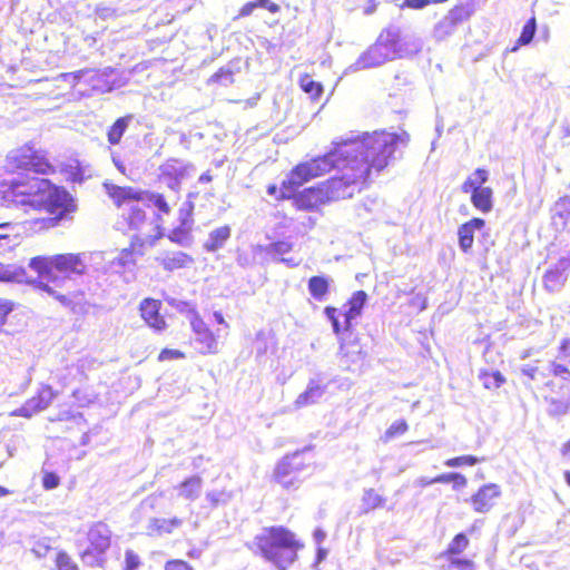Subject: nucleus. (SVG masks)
Here are the masks:
<instances>
[{"label":"nucleus","instance_id":"obj_1","mask_svg":"<svg viewBox=\"0 0 570 570\" xmlns=\"http://www.w3.org/2000/svg\"><path fill=\"white\" fill-rule=\"evenodd\" d=\"M409 141L407 131L384 129L336 139L326 153L294 165L279 187L268 185L267 194L277 202L291 200L297 212L321 213L365 190Z\"/></svg>","mask_w":570,"mask_h":570},{"label":"nucleus","instance_id":"obj_2","mask_svg":"<svg viewBox=\"0 0 570 570\" xmlns=\"http://www.w3.org/2000/svg\"><path fill=\"white\" fill-rule=\"evenodd\" d=\"M29 268L36 274V288L51 296L63 306H71L75 298L83 296L82 292L77 294L65 293L66 281L81 277L88 272L87 257L85 253H57L52 255H36L30 258Z\"/></svg>","mask_w":570,"mask_h":570},{"label":"nucleus","instance_id":"obj_3","mask_svg":"<svg viewBox=\"0 0 570 570\" xmlns=\"http://www.w3.org/2000/svg\"><path fill=\"white\" fill-rule=\"evenodd\" d=\"M304 548L297 534L284 525L264 527L248 544V549L272 563L277 570H288Z\"/></svg>","mask_w":570,"mask_h":570},{"label":"nucleus","instance_id":"obj_4","mask_svg":"<svg viewBox=\"0 0 570 570\" xmlns=\"http://www.w3.org/2000/svg\"><path fill=\"white\" fill-rule=\"evenodd\" d=\"M0 187L4 199L29 208H40L49 202L70 196L65 187L28 174H18L17 177L4 179Z\"/></svg>","mask_w":570,"mask_h":570},{"label":"nucleus","instance_id":"obj_5","mask_svg":"<svg viewBox=\"0 0 570 570\" xmlns=\"http://www.w3.org/2000/svg\"><path fill=\"white\" fill-rule=\"evenodd\" d=\"M7 168L10 174H27L32 171L37 175H52L56 166L51 163L48 153L26 144L17 148L7 158Z\"/></svg>","mask_w":570,"mask_h":570},{"label":"nucleus","instance_id":"obj_6","mask_svg":"<svg viewBox=\"0 0 570 570\" xmlns=\"http://www.w3.org/2000/svg\"><path fill=\"white\" fill-rule=\"evenodd\" d=\"M108 197L112 200L117 208H122L124 205L131 203L150 202L158 209L161 218L163 215H169L171 207L161 193L148 191L135 188L132 186H118L114 184L105 185Z\"/></svg>","mask_w":570,"mask_h":570},{"label":"nucleus","instance_id":"obj_7","mask_svg":"<svg viewBox=\"0 0 570 570\" xmlns=\"http://www.w3.org/2000/svg\"><path fill=\"white\" fill-rule=\"evenodd\" d=\"M108 197L112 200L117 208H122L124 205L131 203L150 202L158 209L161 218L163 215H169L171 207L161 193L148 191L135 188L132 186H118L114 184L105 185Z\"/></svg>","mask_w":570,"mask_h":570},{"label":"nucleus","instance_id":"obj_8","mask_svg":"<svg viewBox=\"0 0 570 570\" xmlns=\"http://www.w3.org/2000/svg\"><path fill=\"white\" fill-rule=\"evenodd\" d=\"M401 52L402 39L400 31L393 28H385L381 31L373 46L365 52L363 61L366 67L379 66L400 57Z\"/></svg>","mask_w":570,"mask_h":570},{"label":"nucleus","instance_id":"obj_9","mask_svg":"<svg viewBox=\"0 0 570 570\" xmlns=\"http://www.w3.org/2000/svg\"><path fill=\"white\" fill-rule=\"evenodd\" d=\"M32 210L47 212L49 217H38L30 222L31 227L36 230H49L60 225L65 219H70L72 214L77 210V205L73 197L67 196L58 200L49 202L43 207L31 208Z\"/></svg>","mask_w":570,"mask_h":570},{"label":"nucleus","instance_id":"obj_10","mask_svg":"<svg viewBox=\"0 0 570 570\" xmlns=\"http://www.w3.org/2000/svg\"><path fill=\"white\" fill-rule=\"evenodd\" d=\"M488 170L484 168H478L461 186L463 193L471 194L472 205L482 213H489L493 206V191L490 187L483 186L488 181Z\"/></svg>","mask_w":570,"mask_h":570},{"label":"nucleus","instance_id":"obj_11","mask_svg":"<svg viewBox=\"0 0 570 570\" xmlns=\"http://www.w3.org/2000/svg\"><path fill=\"white\" fill-rule=\"evenodd\" d=\"M303 460L295 453L284 456L277 462L272 480L286 490L296 489L302 483Z\"/></svg>","mask_w":570,"mask_h":570},{"label":"nucleus","instance_id":"obj_12","mask_svg":"<svg viewBox=\"0 0 570 570\" xmlns=\"http://www.w3.org/2000/svg\"><path fill=\"white\" fill-rule=\"evenodd\" d=\"M189 324L197 352L200 355L217 354L219 352V336L197 312H191Z\"/></svg>","mask_w":570,"mask_h":570},{"label":"nucleus","instance_id":"obj_13","mask_svg":"<svg viewBox=\"0 0 570 570\" xmlns=\"http://www.w3.org/2000/svg\"><path fill=\"white\" fill-rule=\"evenodd\" d=\"M367 294L364 291H356L347 301V309L344 313V324L341 325L337 320V308L333 306H326L324 309L325 315L331 321L333 331L336 335H340L342 331H350L352 328V322L358 317L365 305Z\"/></svg>","mask_w":570,"mask_h":570},{"label":"nucleus","instance_id":"obj_14","mask_svg":"<svg viewBox=\"0 0 570 570\" xmlns=\"http://www.w3.org/2000/svg\"><path fill=\"white\" fill-rule=\"evenodd\" d=\"M122 207H128L127 212L122 214V219L128 229L137 234L153 233V226L157 224L163 226V218L159 215H156L155 219L149 217L146 202L131 203Z\"/></svg>","mask_w":570,"mask_h":570},{"label":"nucleus","instance_id":"obj_15","mask_svg":"<svg viewBox=\"0 0 570 570\" xmlns=\"http://www.w3.org/2000/svg\"><path fill=\"white\" fill-rule=\"evenodd\" d=\"M469 546L470 540L468 535L460 532L452 538L446 549L441 553V558L446 560L450 568H455L458 570H473L475 567L473 560L461 556Z\"/></svg>","mask_w":570,"mask_h":570},{"label":"nucleus","instance_id":"obj_16","mask_svg":"<svg viewBox=\"0 0 570 570\" xmlns=\"http://www.w3.org/2000/svg\"><path fill=\"white\" fill-rule=\"evenodd\" d=\"M56 396L57 392L50 385H42L19 409L14 410L11 415L29 419L33 414L46 410Z\"/></svg>","mask_w":570,"mask_h":570},{"label":"nucleus","instance_id":"obj_17","mask_svg":"<svg viewBox=\"0 0 570 570\" xmlns=\"http://www.w3.org/2000/svg\"><path fill=\"white\" fill-rule=\"evenodd\" d=\"M502 491L500 485L497 483H487L480 487L475 493H473L469 502L476 513H488L501 498Z\"/></svg>","mask_w":570,"mask_h":570},{"label":"nucleus","instance_id":"obj_18","mask_svg":"<svg viewBox=\"0 0 570 570\" xmlns=\"http://www.w3.org/2000/svg\"><path fill=\"white\" fill-rule=\"evenodd\" d=\"M194 209L195 205L190 200H186L178 209L179 224L174 227L168 238L176 244H184L190 236L194 225Z\"/></svg>","mask_w":570,"mask_h":570},{"label":"nucleus","instance_id":"obj_19","mask_svg":"<svg viewBox=\"0 0 570 570\" xmlns=\"http://www.w3.org/2000/svg\"><path fill=\"white\" fill-rule=\"evenodd\" d=\"M138 311L145 324L155 332H163L167 328V322L160 313V299L146 297L139 303Z\"/></svg>","mask_w":570,"mask_h":570},{"label":"nucleus","instance_id":"obj_20","mask_svg":"<svg viewBox=\"0 0 570 570\" xmlns=\"http://www.w3.org/2000/svg\"><path fill=\"white\" fill-rule=\"evenodd\" d=\"M110 530L102 523L94 524L87 534L89 542L88 554L104 553L110 547Z\"/></svg>","mask_w":570,"mask_h":570},{"label":"nucleus","instance_id":"obj_21","mask_svg":"<svg viewBox=\"0 0 570 570\" xmlns=\"http://www.w3.org/2000/svg\"><path fill=\"white\" fill-rule=\"evenodd\" d=\"M485 226V220L479 217H474L465 223H463L458 228V242L459 247L463 253H470L473 243H474V234L476 230L482 229Z\"/></svg>","mask_w":570,"mask_h":570},{"label":"nucleus","instance_id":"obj_22","mask_svg":"<svg viewBox=\"0 0 570 570\" xmlns=\"http://www.w3.org/2000/svg\"><path fill=\"white\" fill-rule=\"evenodd\" d=\"M165 228L164 226L157 224L153 226V233H144L135 235L128 247L132 253L136 254L137 257L144 256L146 253L147 246H154L157 240L164 237Z\"/></svg>","mask_w":570,"mask_h":570},{"label":"nucleus","instance_id":"obj_23","mask_svg":"<svg viewBox=\"0 0 570 570\" xmlns=\"http://www.w3.org/2000/svg\"><path fill=\"white\" fill-rule=\"evenodd\" d=\"M551 373L556 380L547 383L553 392L558 391L561 397L570 400V371L562 364L552 363Z\"/></svg>","mask_w":570,"mask_h":570},{"label":"nucleus","instance_id":"obj_24","mask_svg":"<svg viewBox=\"0 0 570 570\" xmlns=\"http://www.w3.org/2000/svg\"><path fill=\"white\" fill-rule=\"evenodd\" d=\"M265 9L269 13H278L281 6L272 0H252L245 2L238 10L237 16L234 19H243L253 14L255 9Z\"/></svg>","mask_w":570,"mask_h":570},{"label":"nucleus","instance_id":"obj_25","mask_svg":"<svg viewBox=\"0 0 570 570\" xmlns=\"http://www.w3.org/2000/svg\"><path fill=\"white\" fill-rule=\"evenodd\" d=\"M157 261L164 269L173 272L186 267L191 262V257L183 252H169Z\"/></svg>","mask_w":570,"mask_h":570},{"label":"nucleus","instance_id":"obj_26","mask_svg":"<svg viewBox=\"0 0 570 570\" xmlns=\"http://www.w3.org/2000/svg\"><path fill=\"white\" fill-rule=\"evenodd\" d=\"M181 520L177 517L165 519V518H154L148 523L149 534L153 535H161L166 533H171L175 529L181 525Z\"/></svg>","mask_w":570,"mask_h":570},{"label":"nucleus","instance_id":"obj_27","mask_svg":"<svg viewBox=\"0 0 570 570\" xmlns=\"http://www.w3.org/2000/svg\"><path fill=\"white\" fill-rule=\"evenodd\" d=\"M330 286L331 279L324 275H314L309 277L307 282V287L311 296L318 302L325 299L330 292Z\"/></svg>","mask_w":570,"mask_h":570},{"label":"nucleus","instance_id":"obj_28","mask_svg":"<svg viewBox=\"0 0 570 570\" xmlns=\"http://www.w3.org/2000/svg\"><path fill=\"white\" fill-rule=\"evenodd\" d=\"M230 235L232 229L228 225L215 228L213 232H210L208 239L204 245L205 249L208 252L218 250L229 239Z\"/></svg>","mask_w":570,"mask_h":570},{"label":"nucleus","instance_id":"obj_29","mask_svg":"<svg viewBox=\"0 0 570 570\" xmlns=\"http://www.w3.org/2000/svg\"><path fill=\"white\" fill-rule=\"evenodd\" d=\"M566 267H551L543 275V286L549 292L561 288L566 282Z\"/></svg>","mask_w":570,"mask_h":570},{"label":"nucleus","instance_id":"obj_30","mask_svg":"<svg viewBox=\"0 0 570 570\" xmlns=\"http://www.w3.org/2000/svg\"><path fill=\"white\" fill-rule=\"evenodd\" d=\"M132 115H126L115 120V122L108 128L107 138L110 145H118L128 128Z\"/></svg>","mask_w":570,"mask_h":570},{"label":"nucleus","instance_id":"obj_31","mask_svg":"<svg viewBox=\"0 0 570 570\" xmlns=\"http://www.w3.org/2000/svg\"><path fill=\"white\" fill-rule=\"evenodd\" d=\"M453 483L455 489L464 488L468 480L464 475L455 472L439 474L430 480H421V485H430L433 483Z\"/></svg>","mask_w":570,"mask_h":570},{"label":"nucleus","instance_id":"obj_32","mask_svg":"<svg viewBox=\"0 0 570 570\" xmlns=\"http://www.w3.org/2000/svg\"><path fill=\"white\" fill-rule=\"evenodd\" d=\"M301 89L306 92L312 99L317 100L323 95V85L315 81L311 75L304 73L298 80Z\"/></svg>","mask_w":570,"mask_h":570},{"label":"nucleus","instance_id":"obj_33","mask_svg":"<svg viewBox=\"0 0 570 570\" xmlns=\"http://www.w3.org/2000/svg\"><path fill=\"white\" fill-rule=\"evenodd\" d=\"M479 379L487 390H497L505 383V377L499 371H480Z\"/></svg>","mask_w":570,"mask_h":570},{"label":"nucleus","instance_id":"obj_34","mask_svg":"<svg viewBox=\"0 0 570 570\" xmlns=\"http://www.w3.org/2000/svg\"><path fill=\"white\" fill-rule=\"evenodd\" d=\"M385 499L380 495L374 489H368L364 492L362 498V507L365 513L382 508Z\"/></svg>","mask_w":570,"mask_h":570},{"label":"nucleus","instance_id":"obj_35","mask_svg":"<svg viewBox=\"0 0 570 570\" xmlns=\"http://www.w3.org/2000/svg\"><path fill=\"white\" fill-rule=\"evenodd\" d=\"M471 14L472 9L469 6L459 3L452 7L445 16L458 27L460 23L466 21Z\"/></svg>","mask_w":570,"mask_h":570},{"label":"nucleus","instance_id":"obj_36","mask_svg":"<svg viewBox=\"0 0 570 570\" xmlns=\"http://www.w3.org/2000/svg\"><path fill=\"white\" fill-rule=\"evenodd\" d=\"M456 29V26L450 21L446 16H444L435 26H434V37L436 40L442 41L450 37Z\"/></svg>","mask_w":570,"mask_h":570},{"label":"nucleus","instance_id":"obj_37","mask_svg":"<svg viewBox=\"0 0 570 570\" xmlns=\"http://www.w3.org/2000/svg\"><path fill=\"white\" fill-rule=\"evenodd\" d=\"M202 484L199 476H191L180 483L181 495L187 499H195L198 495Z\"/></svg>","mask_w":570,"mask_h":570},{"label":"nucleus","instance_id":"obj_38","mask_svg":"<svg viewBox=\"0 0 570 570\" xmlns=\"http://www.w3.org/2000/svg\"><path fill=\"white\" fill-rule=\"evenodd\" d=\"M537 31V20L535 17L532 16L523 26L520 37L517 40L518 46H527L529 45Z\"/></svg>","mask_w":570,"mask_h":570},{"label":"nucleus","instance_id":"obj_39","mask_svg":"<svg viewBox=\"0 0 570 570\" xmlns=\"http://www.w3.org/2000/svg\"><path fill=\"white\" fill-rule=\"evenodd\" d=\"M409 430V425L405 420H397L393 422L385 431L383 435V441L387 442L390 440H393L395 438H399L406 433Z\"/></svg>","mask_w":570,"mask_h":570},{"label":"nucleus","instance_id":"obj_40","mask_svg":"<svg viewBox=\"0 0 570 570\" xmlns=\"http://www.w3.org/2000/svg\"><path fill=\"white\" fill-rule=\"evenodd\" d=\"M55 566L57 570H79L78 564L72 560L71 556L63 550L57 552Z\"/></svg>","mask_w":570,"mask_h":570},{"label":"nucleus","instance_id":"obj_41","mask_svg":"<svg viewBox=\"0 0 570 570\" xmlns=\"http://www.w3.org/2000/svg\"><path fill=\"white\" fill-rule=\"evenodd\" d=\"M481 460L474 455H461L451 458L445 461V465L449 468H456L462 465H474L479 463Z\"/></svg>","mask_w":570,"mask_h":570},{"label":"nucleus","instance_id":"obj_42","mask_svg":"<svg viewBox=\"0 0 570 570\" xmlns=\"http://www.w3.org/2000/svg\"><path fill=\"white\" fill-rule=\"evenodd\" d=\"M185 357H186V354L183 351L177 350V348L165 347L158 353L157 361L158 362H167V361H173V360H183Z\"/></svg>","mask_w":570,"mask_h":570},{"label":"nucleus","instance_id":"obj_43","mask_svg":"<svg viewBox=\"0 0 570 570\" xmlns=\"http://www.w3.org/2000/svg\"><path fill=\"white\" fill-rule=\"evenodd\" d=\"M137 256L131 252L129 247L122 248L117 256V264L119 266L126 267L130 265H135L137 262Z\"/></svg>","mask_w":570,"mask_h":570},{"label":"nucleus","instance_id":"obj_44","mask_svg":"<svg viewBox=\"0 0 570 570\" xmlns=\"http://www.w3.org/2000/svg\"><path fill=\"white\" fill-rule=\"evenodd\" d=\"M140 566V557L134 550H126L124 570H137Z\"/></svg>","mask_w":570,"mask_h":570},{"label":"nucleus","instance_id":"obj_45","mask_svg":"<svg viewBox=\"0 0 570 570\" xmlns=\"http://www.w3.org/2000/svg\"><path fill=\"white\" fill-rule=\"evenodd\" d=\"M293 249V244L289 240H276L269 244V252L284 255L289 253Z\"/></svg>","mask_w":570,"mask_h":570},{"label":"nucleus","instance_id":"obj_46","mask_svg":"<svg viewBox=\"0 0 570 570\" xmlns=\"http://www.w3.org/2000/svg\"><path fill=\"white\" fill-rule=\"evenodd\" d=\"M60 484V478L55 472H45L42 475V487L46 490L56 489Z\"/></svg>","mask_w":570,"mask_h":570},{"label":"nucleus","instance_id":"obj_47","mask_svg":"<svg viewBox=\"0 0 570 570\" xmlns=\"http://www.w3.org/2000/svg\"><path fill=\"white\" fill-rule=\"evenodd\" d=\"M165 570H193V568L184 560L171 559L165 563Z\"/></svg>","mask_w":570,"mask_h":570},{"label":"nucleus","instance_id":"obj_48","mask_svg":"<svg viewBox=\"0 0 570 570\" xmlns=\"http://www.w3.org/2000/svg\"><path fill=\"white\" fill-rule=\"evenodd\" d=\"M13 305L8 299H0V326H2L6 321L9 313L12 311Z\"/></svg>","mask_w":570,"mask_h":570},{"label":"nucleus","instance_id":"obj_49","mask_svg":"<svg viewBox=\"0 0 570 570\" xmlns=\"http://www.w3.org/2000/svg\"><path fill=\"white\" fill-rule=\"evenodd\" d=\"M430 4V0H404V2L401 4V8H410L420 10L425 8Z\"/></svg>","mask_w":570,"mask_h":570},{"label":"nucleus","instance_id":"obj_50","mask_svg":"<svg viewBox=\"0 0 570 570\" xmlns=\"http://www.w3.org/2000/svg\"><path fill=\"white\" fill-rule=\"evenodd\" d=\"M558 205L561 208L560 215L566 218H569L570 217V196L560 198Z\"/></svg>","mask_w":570,"mask_h":570},{"label":"nucleus","instance_id":"obj_51","mask_svg":"<svg viewBox=\"0 0 570 570\" xmlns=\"http://www.w3.org/2000/svg\"><path fill=\"white\" fill-rule=\"evenodd\" d=\"M559 355L563 358L570 356V338H563L559 346Z\"/></svg>","mask_w":570,"mask_h":570},{"label":"nucleus","instance_id":"obj_52","mask_svg":"<svg viewBox=\"0 0 570 570\" xmlns=\"http://www.w3.org/2000/svg\"><path fill=\"white\" fill-rule=\"evenodd\" d=\"M313 392H314V390L311 389V390L306 391L305 393L301 394L298 396V399L296 400V403L298 405H305L307 403V401H308L309 394H312Z\"/></svg>","mask_w":570,"mask_h":570},{"label":"nucleus","instance_id":"obj_53","mask_svg":"<svg viewBox=\"0 0 570 570\" xmlns=\"http://www.w3.org/2000/svg\"><path fill=\"white\" fill-rule=\"evenodd\" d=\"M213 180V176L210 174V171H206V173H203L200 176H199V181L200 183H210Z\"/></svg>","mask_w":570,"mask_h":570},{"label":"nucleus","instance_id":"obj_54","mask_svg":"<svg viewBox=\"0 0 570 570\" xmlns=\"http://www.w3.org/2000/svg\"><path fill=\"white\" fill-rule=\"evenodd\" d=\"M522 373L530 379H534L537 368L535 367H525L522 370Z\"/></svg>","mask_w":570,"mask_h":570},{"label":"nucleus","instance_id":"obj_55","mask_svg":"<svg viewBox=\"0 0 570 570\" xmlns=\"http://www.w3.org/2000/svg\"><path fill=\"white\" fill-rule=\"evenodd\" d=\"M214 317L218 324L225 325L226 327L228 326L222 312H215Z\"/></svg>","mask_w":570,"mask_h":570},{"label":"nucleus","instance_id":"obj_56","mask_svg":"<svg viewBox=\"0 0 570 570\" xmlns=\"http://www.w3.org/2000/svg\"><path fill=\"white\" fill-rule=\"evenodd\" d=\"M561 453L570 456V439L562 445Z\"/></svg>","mask_w":570,"mask_h":570},{"label":"nucleus","instance_id":"obj_57","mask_svg":"<svg viewBox=\"0 0 570 570\" xmlns=\"http://www.w3.org/2000/svg\"><path fill=\"white\" fill-rule=\"evenodd\" d=\"M563 476L567 484L570 487V471H564Z\"/></svg>","mask_w":570,"mask_h":570},{"label":"nucleus","instance_id":"obj_58","mask_svg":"<svg viewBox=\"0 0 570 570\" xmlns=\"http://www.w3.org/2000/svg\"><path fill=\"white\" fill-rule=\"evenodd\" d=\"M8 493H9V491H8L6 488H3V487H1V485H0V497H4V495H7Z\"/></svg>","mask_w":570,"mask_h":570},{"label":"nucleus","instance_id":"obj_59","mask_svg":"<svg viewBox=\"0 0 570 570\" xmlns=\"http://www.w3.org/2000/svg\"><path fill=\"white\" fill-rule=\"evenodd\" d=\"M449 0H430V4L431 3H444V2H448Z\"/></svg>","mask_w":570,"mask_h":570},{"label":"nucleus","instance_id":"obj_60","mask_svg":"<svg viewBox=\"0 0 570 570\" xmlns=\"http://www.w3.org/2000/svg\"><path fill=\"white\" fill-rule=\"evenodd\" d=\"M344 347H345V345L342 343L341 344V351H344Z\"/></svg>","mask_w":570,"mask_h":570},{"label":"nucleus","instance_id":"obj_61","mask_svg":"<svg viewBox=\"0 0 570 570\" xmlns=\"http://www.w3.org/2000/svg\"><path fill=\"white\" fill-rule=\"evenodd\" d=\"M7 225H8L7 223H3V224H0V227H4Z\"/></svg>","mask_w":570,"mask_h":570},{"label":"nucleus","instance_id":"obj_62","mask_svg":"<svg viewBox=\"0 0 570 570\" xmlns=\"http://www.w3.org/2000/svg\"><path fill=\"white\" fill-rule=\"evenodd\" d=\"M1 239H8V236H2V237H0V240Z\"/></svg>","mask_w":570,"mask_h":570}]
</instances>
